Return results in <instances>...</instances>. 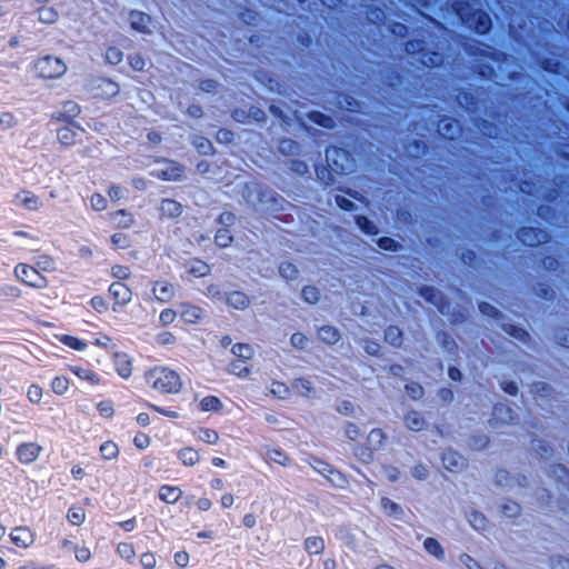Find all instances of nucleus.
<instances>
[{
    "label": "nucleus",
    "instance_id": "obj_10",
    "mask_svg": "<svg viewBox=\"0 0 569 569\" xmlns=\"http://www.w3.org/2000/svg\"><path fill=\"white\" fill-rule=\"evenodd\" d=\"M91 90L100 99H111L119 94L120 86L108 78H100L92 82Z\"/></svg>",
    "mask_w": 569,
    "mask_h": 569
},
{
    "label": "nucleus",
    "instance_id": "obj_23",
    "mask_svg": "<svg viewBox=\"0 0 569 569\" xmlns=\"http://www.w3.org/2000/svg\"><path fill=\"white\" fill-rule=\"evenodd\" d=\"M187 271L196 278H202L210 273L211 269L208 263L202 260H191L187 263Z\"/></svg>",
    "mask_w": 569,
    "mask_h": 569
},
{
    "label": "nucleus",
    "instance_id": "obj_27",
    "mask_svg": "<svg viewBox=\"0 0 569 569\" xmlns=\"http://www.w3.org/2000/svg\"><path fill=\"white\" fill-rule=\"evenodd\" d=\"M305 549L309 555H320L325 550V540L321 537H309L305 540Z\"/></svg>",
    "mask_w": 569,
    "mask_h": 569
},
{
    "label": "nucleus",
    "instance_id": "obj_49",
    "mask_svg": "<svg viewBox=\"0 0 569 569\" xmlns=\"http://www.w3.org/2000/svg\"><path fill=\"white\" fill-rule=\"evenodd\" d=\"M80 106L74 101H66L62 104V116L66 119H72L80 113Z\"/></svg>",
    "mask_w": 569,
    "mask_h": 569
},
{
    "label": "nucleus",
    "instance_id": "obj_44",
    "mask_svg": "<svg viewBox=\"0 0 569 569\" xmlns=\"http://www.w3.org/2000/svg\"><path fill=\"white\" fill-rule=\"evenodd\" d=\"M229 371L238 377H247L250 372L244 360L241 359L232 361L229 366Z\"/></svg>",
    "mask_w": 569,
    "mask_h": 569
},
{
    "label": "nucleus",
    "instance_id": "obj_61",
    "mask_svg": "<svg viewBox=\"0 0 569 569\" xmlns=\"http://www.w3.org/2000/svg\"><path fill=\"white\" fill-rule=\"evenodd\" d=\"M177 318V312L173 309H164L160 312L159 321L162 326L171 325Z\"/></svg>",
    "mask_w": 569,
    "mask_h": 569
},
{
    "label": "nucleus",
    "instance_id": "obj_28",
    "mask_svg": "<svg viewBox=\"0 0 569 569\" xmlns=\"http://www.w3.org/2000/svg\"><path fill=\"white\" fill-rule=\"evenodd\" d=\"M380 507L382 511L389 517L399 519L402 515L401 507L398 503L390 500L389 498H382L380 500Z\"/></svg>",
    "mask_w": 569,
    "mask_h": 569
},
{
    "label": "nucleus",
    "instance_id": "obj_1",
    "mask_svg": "<svg viewBox=\"0 0 569 569\" xmlns=\"http://www.w3.org/2000/svg\"><path fill=\"white\" fill-rule=\"evenodd\" d=\"M147 385L156 392L167 396L177 395L183 388L180 375L169 367L156 366L144 372Z\"/></svg>",
    "mask_w": 569,
    "mask_h": 569
},
{
    "label": "nucleus",
    "instance_id": "obj_21",
    "mask_svg": "<svg viewBox=\"0 0 569 569\" xmlns=\"http://www.w3.org/2000/svg\"><path fill=\"white\" fill-rule=\"evenodd\" d=\"M160 211L162 216L168 218H177L181 216L183 209L181 203L173 199H163L160 203Z\"/></svg>",
    "mask_w": 569,
    "mask_h": 569
},
{
    "label": "nucleus",
    "instance_id": "obj_45",
    "mask_svg": "<svg viewBox=\"0 0 569 569\" xmlns=\"http://www.w3.org/2000/svg\"><path fill=\"white\" fill-rule=\"evenodd\" d=\"M267 459L280 466H288L290 459L281 450L272 449L267 452Z\"/></svg>",
    "mask_w": 569,
    "mask_h": 569
},
{
    "label": "nucleus",
    "instance_id": "obj_56",
    "mask_svg": "<svg viewBox=\"0 0 569 569\" xmlns=\"http://www.w3.org/2000/svg\"><path fill=\"white\" fill-rule=\"evenodd\" d=\"M295 388L296 390L302 395V396H310V393L312 392V386H311V382L307 379H298L295 381Z\"/></svg>",
    "mask_w": 569,
    "mask_h": 569
},
{
    "label": "nucleus",
    "instance_id": "obj_5",
    "mask_svg": "<svg viewBox=\"0 0 569 569\" xmlns=\"http://www.w3.org/2000/svg\"><path fill=\"white\" fill-rule=\"evenodd\" d=\"M108 291L113 300L112 310L114 312L121 311L123 307L132 301L133 293L131 289L122 282H112Z\"/></svg>",
    "mask_w": 569,
    "mask_h": 569
},
{
    "label": "nucleus",
    "instance_id": "obj_30",
    "mask_svg": "<svg viewBox=\"0 0 569 569\" xmlns=\"http://www.w3.org/2000/svg\"><path fill=\"white\" fill-rule=\"evenodd\" d=\"M100 453L104 460H114L118 458L120 450L116 442L108 440L101 443Z\"/></svg>",
    "mask_w": 569,
    "mask_h": 569
},
{
    "label": "nucleus",
    "instance_id": "obj_22",
    "mask_svg": "<svg viewBox=\"0 0 569 569\" xmlns=\"http://www.w3.org/2000/svg\"><path fill=\"white\" fill-rule=\"evenodd\" d=\"M78 136V131L71 126L62 127L57 132L58 141L66 147L74 144L77 142Z\"/></svg>",
    "mask_w": 569,
    "mask_h": 569
},
{
    "label": "nucleus",
    "instance_id": "obj_54",
    "mask_svg": "<svg viewBox=\"0 0 569 569\" xmlns=\"http://www.w3.org/2000/svg\"><path fill=\"white\" fill-rule=\"evenodd\" d=\"M156 341L160 346H171L177 342V338L172 332L162 331L156 336Z\"/></svg>",
    "mask_w": 569,
    "mask_h": 569
},
{
    "label": "nucleus",
    "instance_id": "obj_16",
    "mask_svg": "<svg viewBox=\"0 0 569 569\" xmlns=\"http://www.w3.org/2000/svg\"><path fill=\"white\" fill-rule=\"evenodd\" d=\"M442 463L447 470L457 472L463 469L465 459L458 452L449 450L442 455Z\"/></svg>",
    "mask_w": 569,
    "mask_h": 569
},
{
    "label": "nucleus",
    "instance_id": "obj_47",
    "mask_svg": "<svg viewBox=\"0 0 569 569\" xmlns=\"http://www.w3.org/2000/svg\"><path fill=\"white\" fill-rule=\"evenodd\" d=\"M43 397V389L37 385L32 383L27 389V398L31 403H39Z\"/></svg>",
    "mask_w": 569,
    "mask_h": 569
},
{
    "label": "nucleus",
    "instance_id": "obj_8",
    "mask_svg": "<svg viewBox=\"0 0 569 569\" xmlns=\"http://www.w3.org/2000/svg\"><path fill=\"white\" fill-rule=\"evenodd\" d=\"M327 162L336 173H343L351 168L349 153L343 149L332 148L327 151Z\"/></svg>",
    "mask_w": 569,
    "mask_h": 569
},
{
    "label": "nucleus",
    "instance_id": "obj_51",
    "mask_svg": "<svg viewBox=\"0 0 569 569\" xmlns=\"http://www.w3.org/2000/svg\"><path fill=\"white\" fill-rule=\"evenodd\" d=\"M73 550L79 562H88L92 557L91 550L87 546H74Z\"/></svg>",
    "mask_w": 569,
    "mask_h": 569
},
{
    "label": "nucleus",
    "instance_id": "obj_3",
    "mask_svg": "<svg viewBox=\"0 0 569 569\" xmlns=\"http://www.w3.org/2000/svg\"><path fill=\"white\" fill-rule=\"evenodd\" d=\"M14 277L22 283L36 288L44 289L48 287V280L43 277L36 267L27 263H18L14 267Z\"/></svg>",
    "mask_w": 569,
    "mask_h": 569
},
{
    "label": "nucleus",
    "instance_id": "obj_17",
    "mask_svg": "<svg viewBox=\"0 0 569 569\" xmlns=\"http://www.w3.org/2000/svg\"><path fill=\"white\" fill-rule=\"evenodd\" d=\"M158 497L161 501L173 505L182 497V490L176 486L163 485L158 490Z\"/></svg>",
    "mask_w": 569,
    "mask_h": 569
},
{
    "label": "nucleus",
    "instance_id": "obj_24",
    "mask_svg": "<svg viewBox=\"0 0 569 569\" xmlns=\"http://www.w3.org/2000/svg\"><path fill=\"white\" fill-rule=\"evenodd\" d=\"M70 370L79 379L88 381L92 386H97L100 383L99 376L93 370H91L89 368L73 366V367H70Z\"/></svg>",
    "mask_w": 569,
    "mask_h": 569
},
{
    "label": "nucleus",
    "instance_id": "obj_60",
    "mask_svg": "<svg viewBox=\"0 0 569 569\" xmlns=\"http://www.w3.org/2000/svg\"><path fill=\"white\" fill-rule=\"evenodd\" d=\"M309 118L311 119V121H313L315 123H318L322 127H326V128H330L332 127V119L328 116H325L320 112H312Z\"/></svg>",
    "mask_w": 569,
    "mask_h": 569
},
{
    "label": "nucleus",
    "instance_id": "obj_7",
    "mask_svg": "<svg viewBox=\"0 0 569 569\" xmlns=\"http://www.w3.org/2000/svg\"><path fill=\"white\" fill-rule=\"evenodd\" d=\"M461 19L471 28H475L478 33H486L489 31L491 21L488 13L482 10H477L472 14L467 13L463 9L458 10Z\"/></svg>",
    "mask_w": 569,
    "mask_h": 569
},
{
    "label": "nucleus",
    "instance_id": "obj_57",
    "mask_svg": "<svg viewBox=\"0 0 569 569\" xmlns=\"http://www.w3.org/2000/svg\"><path fill=\"white\" fill-rule=\"evenodd\" d=\"M13 237L17 238L19 243L27 244V243H38L39 239L38 237L27 232V231H16L13 233Z\"/></svg>",
    "mask_w": 569,
    "mask_h": 569
},
{
    "label": "nucleus",
    "instance_id": "obj_34",
    "mask_svg": "<svg viewBox=\"0 0 569 569\" xmlns=\"http://www.w3.org/2000/svg\"><path fill=\"white\" fill-rule=\"evenodd\" d=\"M67 519L73 526H81L86 520V511L79 506H72L68 510Z\"/></svg>",
    "mask_w": 569,
    "mask_h": 569
},
{
    "label": "nucleus",
    "instance_id": "obj_32",
    "mask_svg": "<svg viewBox=\"0 0 569 569\" xmlns=\"http://www.w3.org/2000/svg\"><path fill=\"white\" fill-rule=\"evenodd\" d=\"M34 267L39 270H42L44 272H53L56 271V261L51 256L48 254H40L36 258Z\"/></svg>",
    "mask_w": 569,
    "mask_h": 569
},
{
    "label": "nucleus",
    "instance_id": "obj_46",
    "mask_svg": "<svg viewBox=\"0 0 569 569\" xmlns=\"http://www.w3.org/2000/svg\"><path fill=\"white\" fill-rule=\"evenodd\" d=\"M110 241L116 249H127L130 247V238L126 233L117 232L110 238Z\"/></svg>",
    "mask_w": 569,
    "mask_h": 569
},
{
    "label": "nucleus",
    "instance_id": "obj_41",
    "mask_svg": "<svg viewBox=\"0 0 569 569\" xmlns=\"http://www.w3.org/2000/svg\"><path fill=\"white\" fill-rule=\"evenodd\" d=\"M89 202H90V207L94 210V211H104L107 208H108V200L107 198L101 194V193H93L90 198H89Z\"/></svg>",
    "mask_w": 569,
    "mask_h": 569
},
{
    "label": "nucleus",
    "instance_id": "obj_18",
    "mask_svg": "<svg viewBox=\"0 0 569 569\" xmlns=\"http://www.w3.org/2000/svg\"><path fill=\"white\" fill-rule=\"evenodd\" d=\"M109 219L118 228L127 229L134 224V217L123 209L111 212Z\"/></svg>",
    "mask_w": 569,
    "mask_h": 569
},
{
    "label": "nucleus",
    "instance_id": "obj_55",
    "mask_svg": "<svg viewBox=\"0 0 569 569\" xmlns=\"http://www.w3.org/2000/svg\"><path fill=\"white\" fill-rule=\"evenodd\" d=\"M280 274L287 280H293L298 276V270L291 263H282L279 268Z\"/></svg>",
    "mask_w": 569,
    "mask_h": 569
},
{
    "label": "nucleus",
    "instance_id": "obj_35",
    "mask_svg": "<svg viewBox=\"0 0 569 569\" xmlns=\"http://www.w3.org/2000/svg\"><path fill=\"white\" fill-rule=\"evenodd\" d=\"M423 548L425 550L436 557L437 559H443L445 557V551H443V548L441 547V545L433 538H427L425 541H423Z\"/></svg>",
    "mask_w": 569,
    "mask_h": 569
},
{
    "label": "nucleus",
    "instance_id": "obj_14",
    "mask_svg": "<svg viewBox=\"0 0 569 569\" xmlns=\"http://www.w3.org/2000/svg\"><path fill=\"white\" fill-rule=\"evenodd\" d=\"M129 22L133 30L140 32V33H150V24H151V18L141 12V11H132L129 16Z\"/></svg>",
    "mask_w": 569,
    "mask_h": 569
},
{
    "label": "nucleus",
    "instance_id": "obj_2",
    "mask_svg": "<svg viewBox=\"0 0 569 569\" xmlns=\"http://www.w3.org/2000/svg\"><path fill=\"white\" fill-rule=\"evenodd\" d=\"M34 70L43 79H58L67 72L68 67L59 57L44 56L36 61Z\"/></svg>",
    "mask_w": 569,
    "mask_h": 569
},
{
    "label": "nucleus",
    "instance_id": "obj_20",
    "mask_svg": "<svg viewBox=\"0 0 569 569\" xmlns=\"http://www.w3.org/2000/svg\"><path fill=\"white\" fill-rule=\"evenodd\" d=\"M177 457L187 467H192L200 461V453L192 447L181 448L177 452Z\"/></svg>",
    "mask_w": 569,
    "mask_h": 569
},
{
    "label": "nucleus",
    "instance_id": "obj_4",
    "mask_svg": "<svg viewBox=\"0 0 569 569\" xmlns=\"http://www.w3.org/2000/svg\"><path fill=\"white\" fill-rule=\"evenodd\" d=\"M43 452V447L36 441H24L18 445L16 458L20 465L30 466L34 463Z\"/></svg>",
    "mask_w": 569,
    "mask_h": 569
},
{
    "label": "nucleus",
    "instance_id": "obj_19",
    "mask_svg": "<svg viewBox=\"0 0 569 569\" xmlns=\"http://www.w3.org/2000/svg\"><path fill=\"white\" fill-rule=\"evenodd\" d=\"M229 307L237 310H246L250 306L249 297L241 291H232L226 296Z\"/></svg>",
    "mask_w": 569,
    "mask_h": 569
},
{
    "label": "nucleus",
    "instance_id": "obj_48",
    "mask_svg": "<svg viewBox=\"0 0 569 569\" xmlns=\"http://www.w3.org/2000/svg\"><path fill=\"white\" fill-rule=\"evenodd\" d=\"M97 410L102 418L110 419L114 415V406L110 400L100 401L97 405Z\"/></svg>",
    "mask_w": 569,
    "mask_h": 569
},
{
    "label": "nucleus",
    "instance_id": "obj_39",
    "mask_svg": "<svg viewBox=\"0 0 569 569\" xmlns=\"http://www.w3.org/2000/svg\"><path fill=\"white\" fill-rule=\"evenodd\" d=\"M197 438L206 443L214 445L219 440V435L216 430L201 428L197 431Z\"/></svg>",
    "mask_w": 569,
    "mask_h": 569
},
{
    "label": "nucleus",
    "instance_id": "obj_62",
    "mask_svg": "<svg viewBox=\"0 0 569 569\" xmlns=\"http://www.w3.org/2000/svg\"><path fill=\"white\" fill-rule=\"evenodd\" d=\"M216 242L219 247L226 248L232 241V237L229 234V231L226 229L219 230L216 234Z\"/></svg>",
    "mask_w": 569,
    "mask_h": 569
},
{
    "label": "nucleus",
    "instance_id": "obj_42",
    "mask_svg": "<svg viewBox=\"0 0 569 569\" xmlns=\"http://www.w3.org/2000/svg\"><path fill=\"white\" fill-rule=\"evenodd\" d=\"M220 407H221L220 400L213 396L204 397L199 403V408L202 411H217L220 409Z\"/></svg>",
    "mask_w": 569,
    "mask_h": 569
},
{
    "label": "nucleus",
    "instance_id": "obj_53",
    "mask_svg": "<svg viewBox=\"0 0 569 569\" xmlns=\"http://www.w3.org/2000/svg\"><path fill=\"white\" fill-rule=\"evenodd\" d=\"M327 479L338 488H343L348 483L346 477L341 472L333 469L330 470V473L327 476Z\"/></svg>",
    "mask_w": 569,
    "mask_h": 569
},
{
    "label": "nucleus",
    "instance_id": "obj_36",
    "mask_svg": "<svg viewBox=\"0 0 569 569\" xmlns=\"http://www.w3.org/2000/svg\"><path fill=\"white\" fill-rule=\"evenodd\" d=\"M117 553L121 559L126 560L129 563H131L136 557L134 547L130 542L118 543Z\"/></svg>",
    "mask_w": 569,
    "mask_h": 569
},
{
    "label": "nucleus",
    "instance_id": "obj_52",
    "mask_svg": "<svg viewBox=\"0 0 569 569\" xmlns=\"http://www.w3.org/2000/svg\"><path fill=\"white\" fill-rule=\"evenodd\" d=\"M130 67L136 71H143L146 68V60L140 53H132L128 57Z\"/></svg>",
    "mask_w": 569,
    "mask_h": 569
},
{
    "label": "nucleus",
    "instance_id": "obj_38",
    "mask_svg": "<svg viewBox=\"0 0 569 569\" xmlns=\"http://www.w3.org/2000/svg\"><path fill=\"white\" fill-rule=\"evenodd\" d=\"M231 352L241 360H249L253 356V349L249 345L237 343L232 347Z\"/></svg>",
    "mask_w": 569,
    "mask_h": 569
},
{
    "label": "nucleus",
    "instance_id": "obj_50",
    "mask_svg": "<svg viewBox=\"0 0 569 569\" xmlns=\"http://www.w3.org/2000/svg\"><path fill=\"white\" fill-rule=\"evenodd\" d=\"M111 276L119 280H126L130 278L131 270L128 266L114 264L111 267Z\"/></svg>",
    "mask_w": 569,
    "mask_h": 569
},
{
    "label": "nucleus",
    "instance_id": "obj_40",
    "mask_svg": "<svg viewBox=\"0 0 569 569\" xmlns=\"http://www.w3.org/2000/svg\"><path fill=\"white\" fill-rule=\"evenodd\" d=\"M104 59L108 63L117 66L123 60V53L117 47H108L104 52Z\"/></svg>",
    "mask_w": 569,
    "mask_h": 569
},
{
    "label": "nucleus",
    "instance_id": "obj_12",
    "mask_svg": "<svg viewBox=\"0 0 569 569\" xmlns=\"http://www.w3.org/2000/svg\"><path fill=\"white\" fill-rule=\"evenodd\" d=\"M10 540L20 548H29L34 543L36 535L28 527H16L11 530Z\"/></svg>",
    "mask_w": 569,
    "mask_h": 569
},
{
    "label": "nucleus",
    "instance_id": "obj_31",
    "mask_svg": "<svg viewBox=\"0 0 569 569\" xmlns=\"http://www.w3.org/2000/svg\"><path fill=\"white\" fill-rule=\"evenodd\" d=\"M39 21L47 24L56 23L59 19V13L53 7H41L38 10Z\"/></svg>",
    "mask_w": 569,
    "mask_h": 569
},
{
    "label": "nucleus",
    "instance_id": "obj_9",
    "mask_svg": "<svg viewBox=\"0 0 569 569\" xmlns=\"http://www.w3.org/2000/svg\"><path fill=\"white\" fill-rule=\"evenodd\" d=\"M12 203L28 211H38L43 207L41 197L27 189L18 191L13 196Z\"/></svg>",
    "mask_w": 569,
    "mask_h": 569
},
{
    "label": "nucleus",
    "instance_id": "obj_29",
    "mask_svg": "<svg viewBox=\"0 0 569 569\" xmlns=\"http://www.w3.org/2000/svg\"><path fill=\"white\" fill-rule=\"evenodd\" d=\"M51 390L57 396H63L70 388V380L64 376H57L50 383Z\"/></svg>",
    "mask_w": 569,
    "mask_h": 569
},
{
    "label": "nucleus",
    "instance_id": "obj_6",
    "mask_svg": "<svg viewBox=\"0 0 569 569\" xmlns=\"http://www.w3.org/2000/svg\"><path fill=\"white\" fill-rule=\"evenodd\" d=\"M157 162L159 167L154 168L151 171V174L153 177H157L166 181H177L182 178L183 168L181 164L169 160H162Z\"/></svg>",
    "mask_w": 569,
    "mask_h": 569
},
{
    "label": "nucleus",
    "instance_id": "obj_37",
    "mask_svg": "<svg viewBox=\"0 0 569 569\" xmlns=\"http://www.w3.org/2000/svg\"><path fill=\"white\" fill-rule=\"evenodd\" d=\"M59 340L64 346H68L69 348L74 349L77 351H82L87 348V342L73 336L62 335L59 337Z\"/></svg>",
    "mask_w": 569,
    "mask_h": 569
},
{
    "label": "nucleus",
    "instance_id": "obj_25",
    "mask_svg": "<svg viewBox=\"0 0 569 569\" xmlns=\"http://www.w3.org/2000/svg\"><path fill=\"white\" fill-rule=\"evenodd\" d=\"M318 338L328 345L337 343L341 336L337 328L332 326H323L318 330Z\"/></svg>",
    "mask_w": 569,
    "mask_h": 569
},
{
    "label": "nucleus",
    "instance_id": "obj_43",
    "mask_svg": "<svg viewBox=\"0 0 569 569\" xmlns=\"http://www.w3.org/2000/svg\"><path fill=\"white\" fill-rule=\"evenodd\" d=\"M18 124V120L12 112L3 111L0 112V129L9 130Z\"/></svg>",
    "mask_w": 569,
    "mask_h": 569
},
{
    "label": "nucleus",
    "instance_id": "obj_58",
    "mask_svg": "<svg viewBox=\"0 0 569 569\" xmlns=\"http://www.w3.org/2000/svg\"><path fill=\"white\" fill-rule=\"evenodd\" d=\"M90 306L99 313H103L108 310V301L102 296H94L90 300Z\"/></svg>",
    "mask_w": 569,
    "mask_h": 569
},
{
    "label": "nucleus",
    "instance_id": "obj_11",
    "mask_svg": "<svg viewBox=\"0 0 569 569\" xmlns=\"http://www.w3.org/2000/svg\"><path fill=\"white\" fill-rule=\"evenodd\" d=\"M112 362L116 372L122 379H129L133 373V359L132 357L123 351H116L112 355Z\"/></svg>",
    "mask_w": 569,
    "mask_h": 569
},
{
    "label": "nucleus",
    "instance_id": "obj_13",
    "mask_svg": "<svg viewBox=\"0 0 569 569\" xmlns=\"http://www.w3.org/2000/svg\"><path fill=\"white\" fill-rule=\"evenodd\" d=\"M152 293L158 301L168 302L174 297L176 288L169 281L159 280L153 283Z\"/></svg>",
    "mask_w": 569,
    "mask_h": 569
},
{
    "label": "nucleus",
    "instance_id": "obj_64",
    "mask_svg": "<svg viewBox=\"0 0 569 569\" xmlns=\"http://www.w3.org/2000/svg\"><path fill=\"white\" fill-rule=\"evenodd\" d=\"M469 522L475 529L481 530L486 526V518L479 512H472L469 515Z\"/></svg>",
    "mask_w": 569,
    "mask_h": 569
},
{
    "label": "nucleus",
    "instance_id": "obj_15",
    "mask_svg": "<svg viewBox=\"0 0 569 569\" xmlns=\"http://www.w3.org/2000/svg\"><path fill=\"white\" fill-rule=\"evenodd\" d=\"M179 315L184 322L193 325L203 318L204 312L198 306L182 303L180 306Z\"/></svg>",
    "mask_w": 569,
    "mask_h": 569
},
{
    "label": "nucleus",
    "instance_id": "obj_26",
    "mask_svg": "<svg viewBox=\"0 0 569 569\" xmlns=\"http://www.w3.org/2000/svg\"><path fill=\"white\" fill-rule=\"evenodd\" d=\"M385 442L386 435L381 429L371 430L367 437V445L371 451L381 449L385 446Z\"/></svg>",
    "mask_w": 569,
    "mask_h": 569
},
{
    "label": "nucleus",
    "instance_id": "obj_59",
    "mask_svg": "<svg viewBox=\"0 0 569 569\" xmlns=\"http://www.w3.org/2000/svg\"><path fill=\"white\" fill-rule=\"evenodd\" d=\"M270 392L280 399H284L289 395V389L286 385L276 381L271 383Z\"/></svg>",
    "mask_w": 569,
    "mask_h": 569
},
{
    "label": "nucleus",
    "instance_id": "obj_33",
    "mask_svg": "<svg viewBox=\"0 0 569 569\" xmlns=\"http://www.w3.org/2000/svg\"><path fill=\"white\" fill-rule=\"evenodd\" d=\"M405 423L409 429L419 431L425 427L426 422L419 412L410 411L406 415Z\"/></svg>",
    "mask_w": 569,
    "mask_h": 569
},
{
    "label": "nucleus",
    "instance_id": "obj_63",
    "mask_svg": "<svg viewBox=\"0 0 569 569\" xmlns=\"http://www.w3.org/2000/svg\"><path fill=\"white\" fill-rule=\"evenodd\" d=\"M386 340L393 345V346H397L400 343V340H401V332L398 328L396 327H390L387 331H386Z\"/></svg>",
    "mask_w": 569,
    "mask_h": 569
}]
</instances>
